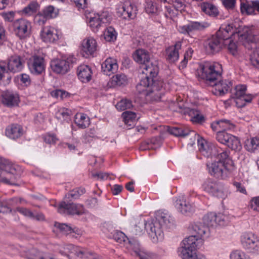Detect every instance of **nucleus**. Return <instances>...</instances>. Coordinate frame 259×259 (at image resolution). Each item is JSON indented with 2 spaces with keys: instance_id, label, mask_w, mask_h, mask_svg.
<instances>
[{
  "instance_id": "obj_1",
  "label": "nucleus",
  "mask_w": 259,
  "mask_h": 259,
  "mask_svg": "<svg viewBox=\"0 0 259 259\" xmlns=\"http://www.w3.org/2000/svg\"><path fill=\"white\" fill-rule=\"evenodd\" d=\"M141 68L145 76L142 78L137 84V92L148 97L151 102L160 101L166 92V84L162 80L157 78L158 73L157 65L150 61L141 66Z\"/></svg>"
},
{
  "instance_id": "obj_2",
  "label": "nucleus",
  "mask_w": 259,
  "mask_h": 259,
  "mask_svg": "<svg viewBox=\"0 0 259 259\" xmlns=\"http://www.w3.org/2000/svg\"><path fill=\"white\" fill-rule=\"evenodd\" d=\"M216 151L215 156L218 159L206 163V167L209 174L214 177L225 179L231 177L236 170V166L230 156V151L221 148L214 149Z\"/></svg>"
},
{
  "instance_id": "obj_3",
  "label": "nucleus",
  "mask_w": 259,
  "mask_h": 259,
  "mask_svg": "<svg viewBox=\"0 0 259 259\" xmlns=\"http://www.w3.org/2000/svg\"><path fill=\"white\" fill-rule=\"evenodd\" d=\"M238 34L239 40L242 45L248 49H250L249 43L255 41L254 36L252 35L251 31L248 28L243 29L242 31L237 30L234 23L223 24L214 35L219 38L225 45L233 35Z\"/></svg>"
},
{
  "instance_id": "obj_4",
  "label": "nucleus",
  "mask_w": 259,
  "mask_h": 259,
  "mask_svg": "<svg viewBox=\"0 0 259 259\" xmlns=\"http://www.w3.org/2000/svg\"><path fill=\"white\" fill-rule=\"evenodd\" d=\"M23 66L22 57L17 55L11 56L7 62L0 61V85L9 84L12 77L11 73L21 71Z\"/></svg>"
},
{
  "instance_id": "obj_5",
  "label": "nucleus",
  "mask_w": 259,
  "mask_h": 259,
  "mask_svg": "<svg viewBox=\"0 0 259 259\" xmlns=\"http://www.w3.org/2000/svg\"><path fill=\"white\" fill-rule=\"evenodd\" d=\"M222 72V66L219 63L205 61L200 65L199 76L206 83L213 86L221 78Z\"/></svg>"
},
{
  "instance_id": "obj_6",
  "label": "nucleus",
  "mask_w": 259,
  "mask_h": 259,
  "mask_svg": "<svg viewBox=\"0 0 259 259\" xmlns=\"http://www.w3.org/2000/svg\"><path fill=\"white\" fill-rule=\"evenodd\" d=\"M57 250L62 255L71 259L70 254H74L78 259H95V254L87 249L76 246L72 244L59 245Z\"/></svg>"
},
{
  "instance_id": "obj_7",
  "label": "nucleus",
  "mask_w": 259,
  "mask_h": 259,
  "mask_svg": "<svg viewBox=\"0 0 259 259\" xmlns=\"http://www.w3.org/2000/svg\"><path fill=\"white\" fill-rule=\"evenodd\" d=\"M198 239L196 235H191L183 241V245L179 250L180 255L183 259H200L196 252Z\"/></svg>"
},
{
  "instance_id": "obj_8",
  "label": "nucleus",
  "mask_w": 259,
  "mask_h": 259,
  "mask_svg": "<svg viewBox=\"0 0 259 259\" xmlns=\"http://www.w3.org/2000/svg\"><path fill=\"white\" fill-rule=\"evenodd\" d=\"M111 20V14L108 11H103L91 16L89 21V25L93 32H97L101 28L106 27Z\"/></svg>"
},
{
  "instance_id": "obj_9",
  "label": "nucleus",
  "mask_w": 259,
  "mask_h": 259,
  "mask_svg": "<svg viewBox=\"0 0 259 259\" xmlns=\"http://www.w3.org/2000/svg\"><path fill=\"white\" fill-rule=\"evenodd\" d=\"M75 62L76 58L73 56H69L67 58H57L52 60L50 66L54 72L65 74L69 71Z\"/></svg>"
},
{
  "instance_id": "obj_10",
  "label": "nucleus",
  "mask_w": 259,
  "mask_h": 259,
  "mask_svg": "<svg viewBox=\"0 0 259 259\" xmlns=\"http://www.w3.org/2000/svg\"><path fill=\"white\" fill-rule=\"evenodd\" d=\"M17 168L9 163H0V182L5 184L16 185Z\"/></svg>"
},
{
  "instance_id": "obj_11",
  "label": "nucleus",
  "mask_w": 259,
  "mask_h": 259,
  "mask_svg": "<svg viewBox=\"0 0 259 259\" xmlns=\"http://www.w3.org/2000/svg\"><path fill=\"white\" fill-rule=\"evenodd\" d=\"M57 209L58 212L63 214L80 215L85 213L83 205L65 201H62L59 204Z\"/></svg>"
},
{
  "instance_id": "obj_12",
  "label": "nucleus",
  "mask_w": 259,
  "mask_h": 259,
  "mask_svg": "<svg viewBox=\"0 0 259 259\" xmlns=\"http://www.w3.org/2000/svg\"><path fill=\"white\" fill-rule=\"evenodd\" d=\"M241 242L243 248L247 251L259 253V239L253 233H244L241 237Z\"/></svg>"
},
{
  "instance_id": "obj_13",
  "label": "nucleus",
  "mask_w": 259,
  "mask_h": 259,
  "mask_svg": "<svg viewBox=\"0 0 259 259\" xmlns=\"http://www.w3.org/2000/svg\"><path fill=\"white\" fill-rule=\"evenodd\" d=\"M15 35L20 39H24L29 37L31 33V23L24 19H19L15 21L13 24Z\"/></svg>"
},
{
  "instance_id": "obj_14",
  "label": "nucleus",
  "mask_w": 259,
  "mask_h": 259,
  "mask_svg": "<svg viewBox=\"0 0 259 259\" xmlns=\"http://www.w3.org/2000/svg\"><path fill=\"white\" fill-rule=\"evenodd\" d=\"M27 65L30 72L33 75H41L45 72V60L42 56L32 55L28 60Z\"/></svg>"
},
{
  "instance_id": "obj_15",
  "label": "nucleus",
  "mask_w": 259,
  "mask_h": 259,
  "mask_svg": "<svg viewBox=\"0 0 259 259\" xmlns=\"http://www.w3.org/2000/svg\"><path fill=\"white\" fill-rule=\"evenodd\" d=\"M202 188L204 191L215 197L223 198L225 196L223 185L216 181L207 179L203 183Z\"/></svg>"
},
{
  "instance_id": "obj_16",
  "label": "nucleus",
  "mask_w": 259,
  "mask_h": 259,
  "mask_svg": "<svg viewBox=\"0 0 259 259\" xmlns=\"http://www.w3.org/2000/svg\"><path fill=\"white\" fill-rule=\"evenodd\" d=\"M208 26V24L206 22L190 21L186 25L179 26L178 30L182 34L191 36L195 32L202 31Z\"/></svg>"
},
{
  "instance_id": "obj_17",
  "label": "nucleus",
  "mask_w": 259,
  "mask_h": 259,
  "mask_svg": "<svg viewBox=\"0 0 259 259\" xmlns=\"http://www.w3.org/2000/svg\"><path fill=\"white\" fill-rule=\"evenodd\" d=\"M203 221V223L208 228L217 225L224 226L225 224V216L221 213L209 212L204 215Z\"/></svg>"
},
{
  "instance_id": "obj_18",
  "label": "nucleus",
  "mask_w": 259,
  "mask_h": 259,
  "mask_svg": "<svg viewBox=\"0 0 259 259\" xmlns=\"http://www.w3.org/2000/svg\"><path fill=\"white\" fill-rule=\"evenodd\" d=\"M59 14V10L54 6L50 5L44 8L35 17L39 25H44L47 20L56 18Z\"/></svg>"
},
{
  "instance_id": "obj_19",
  "label": "nucleus",
  "mask_w": 259,
  "mask_h": 259,
  "mask_svg": "<svg viewBox=\"0 0 259 259\" xmlns=\"http://www.w3.org/2000/svg\"><path fill=\"white\" fill-rule=\"evenodd\" d=\"M1 102L2 104L8 107L18 106L20 102L19 94L11 90L3 91L1 94Z\"/></svg>"
},
{
  "instance_id": "obj_20",
  "label": "nucleus",
  "mask_w": 259,
  "mask_h": 259,
  "mask_svg": "<svg viewBox=\"0 0 259 259\" xmlns=\"http://www.w3.org/2000/svg\"><path fill=\"white\" fill-rule=\"evenodd\" d=\"M204 46L208 53L214 54L219 52L226 45L214 34L205 40Z\"/></svg>"
},
{
  "instance_id": "obj_21",
  "label": "nucleus",
  "mask_w": 259,
  "mask_h": 259,
  "mask_svg": "<svg viewBox=\"0 0 259 259\" xmlns=\"http://www.w3.org/2000/svg\"><path fill=\"white\" fill-rule=\"evenodd\" d=\"M81 46L82 55L85 58L93 56L97 50V42L93 37L84 38L82 41Z\"/></svg>"
},
{
  "instance_id": "obj_22",
  "label": "nucleus",
  "mask_w": 259,
  "mask_h": 259,
  "mask_svg": "<svg viewBox=\"0 0 259 259\" xmlns=\"http://www.w3.org/2000/svg\"><path fill=\"white\" fill-rule=\"evenodd\" d=\"M40 36L42 40L47 43L56 42L60 38L57 30L51 26L43 27L40 31Z\"/></svg>"
},
{
  "instance_id": "obj_23",
  "label": "nucleus",
  "mask_w": 259,
  "mask_h": 259,
  "mask_svg": "<svg viewBox=\"0 0 259 259\" xmlns=\"http://www.w3.org/2000/svg\"><path fill=\"white\" fill-rule=\"evenodd\" d=\"M214 88L212 93L216 96H223L229 92L232 87L231 81L227 79H222L217 81L215 84L213 86Z\"/></svg>"
},
{
  "instance_id": "obj_24",
  "label": "nucleus",
  "mask_w": 259,
  "mask_h": 259,
  "mask_svg": "<svg viewBox=\"0 0 259 259\" xmlns=\"http://www.w3.org/2000/svg\"><path fill=\"white\" fill-rule=\"evenodd\" d=\"M121 16L124 19H133L137 13V7L136 5L129 0L125 1L122 7Z\"/></svg>"
},
{
  "instance_id": "obj_25",
  "label": "nucleus",
  "mask_w": 259,
  "mask_h": 259,
  "mask_svg": "<svg viewBox=\"0 0 259 259\" xmlns=\"http://www.w3.org/2000/svg\"><path fill=\"white\" fill-rule=\"evenodd\" d=\"M182 41H178L174 45L168 47L165 50L166 60L170 63H175L179 58V51L182 48Z\"/></svg>"
},
{
  "instance_id": "obj_26",
  "label": "nucleus",
  "mask_w": 259,
  "mask_h": 259,
  "mask_svg": "<svg viewBox=\"0 0 259 259\" xmlns=\"http://www.w3.org/2000/svg\"><path fill=\"white\" fill-rule=\"evenodd\" d=\"M24 130L22 126L17 123H12L8 125L5 130V135L12 140H17L22 136Z\"/></svg>"
},
{
  "instance_id": "obj_27",
  "label": "nucleus",
  "mask_w": 259,
  "mask_h": 259,
  "mask_svg": "<svg viewBox=\"0 0 259 259\" xmlns=\"http://www.w3.org/2000/svg\"><path fill=\"white\" fill-rule=\"evenodd\" d=\"M101 68L104 74L110 76L118 70V65L117 60L111 57L107 58L101 64Z\"/></svg>"
},
{
  "instance_id": "obj_28",
  "label": "nucleus",
  "mask_w": 259,
  "mask_h": 259,
  "mask_svg": "<svg viewBox=\"0 0 259 259\" xmlns=\"http://www.w3.org/2000/svg\"><path fill=\"white\" fill-rule=\"evenodd\" d=\"M175 206L182 213L187 214L194 210L193 204L184 196H179L175 201Z\"/></svg>"
},
{
  "instance_id": "obj_29",
  "label": "nucleus",
  "mask_w": 259,
  "mask_h": 259,
  "mask_svg": "<svg viewBox=\"0 0 259 259\" xmlns=\"http://www.w3.org/2000/svg\"><path fill=\"white\" fill-rule=\"evenodd\" d=\"M197 143L200 152L202 155L207 157H208L212 154L214 156L216 151H214V149L219 148V147L209 145L207 142L202 138L198 139Z\"/></svg>"
},
{
  "instance_id": "obj_30",
  "label": "nucleus",
  "mask_w": 259,
  "mask_h": 259,
  "mask_svg": "<svg viewBox=\"0 0 259 259\" xmlns=\"http://www.w3.org/2000/svg\"><path fill=\"white\" fill-rule=\"evenodd\" d=\"M156 221L164 228L170 227L173 224V219L167 211L159 210L155 213Z\"/></svg>"
},
{
  "instance_id": "obj_31",
  "label": "nucleus",
  "mask_w": 259,
  "mask_h": 259,
  "mask_svg": "<svg viewBox=\"0 0 259 259\" xmlns=\"http://www.w3.org/2000/svg\"><path fill=\"white\" fill-rule=\"evenodd\" d=\"M145 228L149 235L153 237L155 236L156 237L160 236L162 234L163 229L164 228L156 220L151 223H146Z\"/></svg>"
},
{
  "instance_id": "obj_32",
  "label": "nucleus",
  "mask_w": 259,
  "mask_h": 259,
  "mask_svg": "<svg viewBox=\"0 0 259 259\" xmlns=\"http://www.w3.org/2000/svg\"><path fill=\"white\" fill-rule=\"evenodd\" d=\"M92 70L88 65L82 64L77 68V75L80 80L84 83L89 82L92 76Z\"/></svg>"
},
{
  "instance_id": "obj_33",
  "label": "nucleus",
  "mask_w": 259,
  "mask_h": 259,
  "mask_svg": "<svg viewBox=\"0 0 259 259\" xmlns=\"http://www.w3.org/2000/svg\"><path fill=\"white\" fill-rule=\"evenodd\" d=\"M184 113L189 115L190 117V120L193 123L202 124L205 121V117L197 109L187 108L185 109Z\"/></svg>"
},
{
  "instance_id": "obj_34",
  "label": "nucleus",
  "mask_w": 259,
  "mask_h": 259,
  "mask_svg": "<svg viewBox=\"0 0 259 259\" xmlns=\"http://www.w3.org/2000/svg\"><path fill=\"white\" fill-rule=\"evenodd\" d=\"M134 60L139 64L143 66L150 61L149 52L144 49H138L133 54Z\"/></svg>"
},
{
  "instance_id": "obj_35",
  "label": "nucleus",
  "mask_w": 259,
  "mask_h": 259,
  "mask_svg": "<svg viewBox=\"0 0 259 259\" xmlns=\"http://www.w3.org/2000/svg\"><path fill=\"white\" fill-rule=\"evenodd\" d=\"M192 229L196 234V235L197 238H205L209 236V228L204 223L202 224L200 222L195 223L192 226Z\"/></svg>"
},
{
  "instance_id": "obj_36",
  "label": "nucleus",
  "mask_w": 259,
  "mask_h": 259,
  "mask_svg": "<svg viewBox=\"0 0 259 259\" xmlns=\"http://www.w3.org/2000/svg\"><path fill=\"white\" fill-rule=\"evenodd\" d=\"M74 123L81 129L88 127L90 124V118L83 113H77L74 116Z\"/></svg>"
},
{
  "instance_id": "obj_37",
  "label": "nucleus",
  "mask_w": 259,
  "mask_h": 259,
  "mask_svg": "<svg viewBox=\"0 0 259 259\" xmlns=\"http://www.w3.org/2000/svg\"><path fill=\"white\" fill-rule=\"evenodd\" d=\"M202 12L210 17H217L219 14V11L217 7L212 3L203 2L200 4Z\"/></svg>"
},
{
  "instance_id": "obj_38",
  "label": "nucleus",
  "mask_w": 259,
  "mask_h": 259,
  "mask_svg": "<svg viewBox=\"0 0 259 259\" xmlns=\"http://www.w3.org/2000/svg\"><path fill=\"white\" fill-rule=\"evenodd\" d=\"M244 148L250 152L259 151V137H255L246 139L244 143Z\"/></svg>"
},
{
  "instance_id": "obj_39",
  "label": "nucleus",
  "mask_w": 259,
  "mask_h": 259,
  "mask_svg": "<svg viewBox=\"0 0 259 259\" xmlns=\"http://www.w3.org/2000/svg\"><path fill=\"white\" fill-rule=\"evenodd\" d=\"M145 12L150 15H157L160 12V8L153 0H145Z\"/></svg>"
},
{
  "instance_id": "obj_40",
  "label": "nucleus",
  "mask_w": 259,
  "mask_h": 259,
  "mask_svg": "<svg viewBox=\"0 0 259 259\" xmlns=\"http://www.w3.org/2000/svg\"><path fill=\"white\" fill-rule=\"evenodd\" d=\"M254 1H241L240 3V11L242 14L247 15H254Z\"/></svg>"
},
{
  "instance_id": "obj_41",
  "label": "nucleus",
  "mask_w": 259,
  "mask_h": 259,
  "mask_svg": "<svg viewBox=\"0 0 259 259\" xmlns=\"http://www.w3.org/2000/svg\"><path fill=\"white\" fill-rule=\"evenodd\" d=\"M166 130L170 134L176 137H186L189 135L190 133L189 130L184 128L182 127L167 126Z\"/></svg>"
},
{
  "instance_id": "obj_42",
  "label": "nucleus",
  "mask_w": 259,
  "mask_h": 259,
  "mask_svg": "<svg viewBox=\"0 0 259 259\" xmlns=\"http://www.w3.org/2000/svg\"><path fill=\"white\" fill-rule=\"evenodd\" d=\"M112 238L117 242H118L119 243L124 242L127 240L131 247L134 244L135 246L138 245V244L137 243L136 241L134 240H132L131 239H129L122 232L120 231H114L112 233Z\"/></svg>"
},
{
  "instance_id": "obj_43",
  "label": "nucleus",
  "mask_w": 259,
  "mask_h": 259,
  "mask_svg": "<svg viewBox=\"0 0 259 259\" xmlns=\"http://www.w3.org/2000/svg\"><path fill=\"white\" fill-rule=\"evenodd\" d=\"M236 92L234 94L235 102L237 106L239 108L244 107V104H240L241 98L245 94L246 86L245 85H237L235 88Z\"/></svg>"
},
{
  "instance_id": "obj_44",
  "label": "nucleus",
  "mask_w": 259,
  "mask_h": 259,
  "mask_svg": "<svg viewBox=\"0 0 259 259\" xmlns=\"http://www.w3.org/2000/svg\"><path fill=\"white\" fill-rule=\"evenodd\" d=\"M85 192V189L83 187L76 188L66 194L65 198L69 199V201L72 199H76L79 198L81 195L84 194Z\"/></svg>"
},
{
  "instance_id": "obj_45",
  "label": "nucleus",
  "mask_w": 259,
  "mask_h": 259,
  "mask_svg": "<svg viewBox=\"0 0 259 259\" xmlns=\"http://www.w3.org/2000/svg\"><path fill=\"white\" fill-rule=\"evenodd\" d=\"M225 145L232 150H239L241 148L240 140L238 137L233 135L229 138Z\"/></svg>"
},
{
  "instance_id": "obj_46",
  "label": "nucleus",
  "mask_w": 259,
  "mask_h": 259,
  "mask_svg": "<svg viewBox=\"0 0 259 259\" xmlns=\"http://www.w3.org/2000/svg\"><path fill=\"white\" fill-rule=\"evenodd\" d=\"M117 32L112 26L107 27L104 32V37L106 41L114 42L117 38Z\"/></svg>"
},
{
  "instance_id": "obj_47",
  "label": "nucleus",
  "mask_w": 259,
  "mask_h": 259,
  "mask_svg": "<svg viewBox=\"0 0 259 259\" xmlns=\"http://www.w3.org/2000/svg\"><path fill=\"white\" fill-rule=\"evenodd\" d=\"M122 117L125 124L130 126H134L136 120V114L132 111H125L122 113Z\"/></svg>"
},
{
  "instance_id": "obj_48",
  "label": "nucleus",
  "mask_w": 259,
  "mask_h": 259,
  "mask_svg": "<svg viewBox=\"0 0 259 259\" xmlns=\"http://www.w3.org/2000/svg\"><path fill=\"white\" fill-rule=\"evenodd\" d=\"M126 76L123 74H117L111 78V84L114 87L116 85L120 86L126 82Z\"/></svg>"
},
{
  "instance_id": "obj_49",
  "label": "nucleus",
  "mask_w": 259,
  "mask_h": 259,
  "mask_svg": "<svg viewBox=\"0 0 259 259\" xmlns=\"http://www.w3.org/2000/svg\"><path fill=\"white\" fill-rule=\"evenodd\" d=\"M54 226L59 229L62 233L65 234H69L72 233H77L76 231L75 230L76 229L75 228H72L71 226L66 224H61L55 222Z\"/></svg>"
},
{
  "instance_id": "obj_50",
  "label": "nucleus",
  "mask_w": 259,
  "mask_h": 259,
  "mask_svg": "<svg viewBox=\"0 0 259 259\" xmlns=\"http://www.w3.org/2000/svg\"><path fill=\"white\" fill-rule=\"evenodd\" d=\"M221 131H226L227 130H233L235 127V125L231 120L226 119H221L219 120Z\"/></svg>"
},
{
  "instance_id": "obj_51",
  "label": "nucleus",
  "mask_w": 259,
  "mask_h": 259,
  "mask_svg": "<svg viewBox=\"0 0 259 259\" xmlns=\"http://www.w3.org/2000/svg\"><path fill=\"white\" fill-rule=\"evenodd\" d=\"M133 106L132 101L127 99L121 100L115 106L116 109L119 111H124L128 109H131Z\"/></svg>"
},
{
  "instance_id": "obj_52",
  "label": "nucleus",
  "mask_w": 259,
  "mask_h": 259,
  "mask_svg": "<svg viewBox=\"0 0 259 259\" xmlns=\"http://www.w3.org/2000/svg\"><path fill=\"white\" fill-rule=\"evenodd\" d=\"M39 5L37 2L33 1L23 9L22 12L26 15H31L35 13Z\"/></svg>"
},
{
  "instance_id": "obj_53",
  "label": "nucleus",
  "mask_w": 259,
  "mask_h": 259,
  "mask_svg": "<svg viewBox=\"0 0 259 259\" xmlns=\"http://www.w3.org/2000/svg\"><path fill=\"white\" fill-rule=\"evenodd\" d=\"M193 53V49L191 48H188L184 54L183 60L180 62V69H184L186 67L188 60L191 59Z\"/></svg>"
},
{
  "instance_id": "obj_54",
  "label": "nucleus",
  "mask_w": 259,
  "mask_h": 259,
  "mask_svg": "<svg viewBox=\"0 0 259 259\" xmlns=\"http://www.w3.org/2000/svg\"><path fill=\"white\" fill-rule=\"evenodd\" d=\"M232 134L227 133L226 131H218L215 138L220 143L225 145Z\"/></svg>"
},
{
  "instance_id": "obj_55",
  "label": "nucleus",
  "mask_w": 259,
  "mask_h": 259,
  "mask_svg": "<svg viewBox=\"0 0 259 259\" xmlns=\"http://www.w3.org/2000/svg\"><path fill=\"white\" fill-rule=\"evenodd\" d=\"M28 259H42L41 253L36 248H32L28 250L26 254Z\"/></svg>"
},
{
  "instance_id": "obj_56",
  "label": "nucleus",
  "mask_w": 259,
  "mask_h": 259,
  "mask_svg": "<svg viewBox=\"0 0 259 259\" xmlns=\"http://www.w3.org/2000/svg\"><path fill=\"white\" fill-rule=\"evenodd\" d=\"M227 46V49L230 54L233 56H235L237 54L238 46L236 42L234 41L231 38L229 40L225 46Z\"/></svg>"
},
{
  "instance_id": "obj_57",
  "label": "nucleus",
  "mask_w": 259,
  "mask_h": 259,
  "mask_svg": "<svg viewBox=\"0 0 259 259\" xmlns=\"http://www.w3.org/2000/svg\"><path fill=\"white\" fill-rule=\"evenodd\" d=\"M230 259H250L244 252L236 250L230 254Z\"/></svg>"
},
{
  "instance_id": "obj_58",
  "label": "nucleus",
  "mask_w": 259,
  "mask_h": 259,
  "mask_svg": "<svg viewBox=\"0 0 259 259\" xmlns=\"http://www.w3.org/2000/svg\"><path fill=\"white\" fill-rule=\"evenodd\" d=\"M44 141L50 144H55L58 139L55 134L48 133L44 137Z\"/></svg>"
},
{
  "instance_id": "obj_59",
  "label": "nucleus",
  "mask_w": 259,
  "mask_h": 259,
  "mask_svg": "<svg viewBox=\"0 0 259 259\" xmlns=\"http://www.w3.org/2000/svg\"><path fill=\"white\" fill-rule=\"evenodd\" d=\"M14 212L17 211L20 213L22 214L23 215L31 218V217H33V213L30 211L29 209H27L25 207H17L16 209L14 210Z\"/></svg>"
},
{
  "instance_id": "obj_60",
  "label": "nucleus",
  "mask_w": 259,
  "mask_h": 259,
  "mask_svg": "<svg viewBox=\"0 0 259 259\" xmlns=\"http://www.w3.org/2000/svg\"><path fill=\"white\" fill-rule=\"evenodd\" d=\"M249 206L253 211L259 212V196L252 198L249 201Z\"/></svg>"
},
{
  "instance_id": "obj_61",
  "label": "nucleus",
  "mask_w": 259,
  "mask_h": 259,
  "mask_svg": "<svg viewBox=\"0 0 259 259\" xmlns=\"http://www.w3.org/2000/svg\"><path fill=\"white\" fill-rule=\"evenodd\" d=\"M63 120L68 122L71 119V111L67 108H63L59 111Z\"/></svg>"
},
{
  "instance_id": "obj_62",
  "label": "nucleus",
  "mask_w": 259,
  "mask_h": 259,
  "mask_svg": "<svg viewBox=\"0 0 259 259\" xmlns=\"http://www.w3.org/2000/svg\"><path fill=\"white\" fill-rule=\"evenodd\" d=\"M172 7L177 11H180L184 10L185 5L183 0H172L171 3Z\"/></svg>"
},
{
  "instance_id": "obj_63",
  "label": "nucleus",
  "mask_w": 259,
  "mask_h": 259,
  "mask_svg": "<svg viewBox=\"0 0 259 259\" xmlns=\"http://www.w3.org/2000/svg\"><path fill=\"white\" fill-rule=\"evenodd\" d=\"M134 253L135 255L138 256L140 259H152L151 254L145 252L144 251H141L140 249H138L137 250H135L134 251Z\"/></svg>"
},
{
  "instance_id": "obj_64",
  "label": "nucleus",
  "mask_w": 259,
  "mask_h": 259,
  "mask_svg": "<svg viewBox=\"0 0 259 259\" xmlns=\"http://www.w3.org/2000/svg\"><path fill=\"white\" fill-rule=\"evenodd\" d=\"M254 55V58L251 59V63L253 66L259 67V48L256 49Z\"/></svg>"
}]
</instances>
